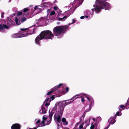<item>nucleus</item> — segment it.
Here are the masks:
<instances>
[{
  "label": "nucleus",
  "mask_w": 129,
  "mask_h": 129,
  "mask_svg": "<svg viewBox=\"0 0 129 129\" xmlns=\"http://www.w3.org/2000/svg\"><path fill=\"white\" fill-rule=\"evenodd\" d=\"M11 0H9V2H10L11 1Z\"/></svg>",
  "instance_id": "obj_55"
},
{
  "label": "nucleus",
  "mask_w": 129,
  "mask_h": 129,
  "mask_svg": "<svg viewBox=\"0 0 129 129\" xmlns=\"http://www.w3.org/2000/svg\"><path fill=\"white\" fill-rule=\"evenodd\" d=\"M11 37L13 38H21L20 33L14 34L11 35Z\"/></svg>",
  "instance_id": "obj_23"
},
{
  "label": "nucleus",
  "mask_w": 129,
  "mask_h": 129,
  "mask_svg": "<svg viewBox=\"0 0 129 129\" xmlns=\"http://www.w3.org/2000/svg\"><path fill=\"white\" fill-rule=\"evenodd\" d=\"M48 16H47V17L44 18H40L39 20V22L42 23L45 25L47 24L49 22V20H50Z\"/></svg>",
  "instance_id": "obj_11"
},
{
  "label": "nucleus",
  "mask_w": 129,
  "mask_h": 129,
  "mask_svg": "<svg viewBox=\"0 0 129 129\" xmlns=\"http://www.w3.org/2000/svg\"><path fill=\"white\" fill-rule=\"evenodd\" d=\"M51 119H50L47 122V123H46V124H45V125H47L51 123Z\"/></svg>",
  "instance_id": "obj_36"
},
{
  "label": "nucleus",
  "mask_w": 129,
  "mask_h": 129,
  "mask_svg": "<svg viewBox=\"0 0 129 129\" xmlns=\"http://www.w3.org/2000/svg\"><path fill=\"white\" fill-rule=\"evenodd\" d=\"M46 103L45 104V106L46 107L48 106L50 104V102H46Z\"/></svg>",
  "instance_id": "obj_39"
},
{
  "label": "nucleus",
  "mask_w": 129,
  "mask_h": 129,
  "mask_svg": "<svg viewBox=\"0 0 129 129\" xmlns=\"http://www.w3.org/2000/svg\"><path fill=\"white\" fill-rule=\"evenodd\" d=\"M110 125V124L107 126V127L106 128H104V129H107L109 127V126Z\"/></svg>",
  "instance_id": "obj_48"
},
{
  "label": "nucleus",
  "mask_w": 129,
  "mask_h": 129,
  "mask_svg": "<svg viewBox=\"0 0 129 129\" xmlns=\"http://www.w3.org/2000/svg\"><path fill=\"white\" fill-rule=\"evenodd\" d=\"M61 122L62 124L64 125H67L68 124V122L66 121V119L65 118H62L61 119Z\"/></svg>",
  "instance_id": "obj_24"
},
{
  "label": "nucleus",
  "mask_w": 129,
  "mask_h": 129,
  "mask_svg": "<svg viewBox=\"0 0 129 129\" xmlns=\"http://www.w3.org/2000/svg\"><path fill=\"white\" fill-rule=\"evenodd\" d=\"M57 125L58 126V129H63L61 122L59 123L58 124H57Z\"/></svg>",
  "instance_id": "obj_28"
},
{
  "label": "nucleus",
  "mask_w": 129,
  "mask_h": 129,
  "mask_svg": "<svg viewBox=\"0 0 129 129\" xmlns=\"http://www.w3.org/2000/svg\"><path fill=\"white\" fill-rule=\"evenodd\" d=\"M110 125V124L107 126V127L106 128H104V129H107L109 127V126Z\"/></svg>",
  "instance_id": "obj_49"
},
{
  "label": "nucleus",
  "mask_w": 129,
  "mask_h": 129,
  "mask_svg": "<svg viewBox=\"0 0 129 129\" xmlns=\"http://www.w3.org/2000/svg\"><path fill=\"white\" fill-rule=\"evenodd\" d=\"M56 107L59 108L61 110L62 109V111H63L64 107L66 105H68L67 104V102L66 101H63L62 102H60L56 104Z\"/></svg>",
  "instance_id": "obj_8"
},
{
  "label": "nucleus",
  "mask_w": 129,
  "mask_h": 129,
  "mask_svg": "<svg viewBox=\"0 0 129 129\" xmlns=\"http://www.w3.org/2000/svg\"><path fill=\"white\" fill-rule=\"evenodd\" d=\"M69 89V88L68 87H66V92H67L68 91Z\"/></svg>",
  "instance_id": "obj_45"
},
{
  "label": "nucleus",
  "mask_w": 129,
  "mask_h": 129,
  "mask_svg": "<svg viewBox=\"0 0 129 129\" xmlns=\"http://www.w3.org/2000/svg\"><path fill=\"white\" fill-rule=\"evenodd\" d=\"M14 24V21L12 20L8 21L7 22L3 19L0 20V31L2 32L4 29H8L9 27L13 25Z\"/></svg>",
  "instance_id": "obj_5"
},
{
  "label": "nucleus",
  "mask_w": 129,
  "mask_h": 129,
  "mask_svg": "<svg viewBox=\"0 0 129 129\" xmlns=\"http://www.w3.org/2000/svg\"><path fill=\"white\" fill-rule=\"evenodd\" d=\"M127 102L128 103H129V98H128V99L127 100Z\"/></svg>",
  "instance_id": "obj_51"
},
{
  "label": "nucleus",
  "mask_w": 129,
  "mask_h": 129,
  "mask_svg": "<svg viewBox=\"0 0 129 129\" xmlns=\"http://www.w3.org/2000/svg\"><path fill=\"white\" fill-rule=\"evenodd\" d=\"M4 12H3L1 14V17L2 18H3L4 17V16H3L4 15Z\"/></svg>",
  "instance_id": "obj_44"
},
{
  "label": "nucleus",
  "mask_w": 129,
  "mask_h": 129,
  "mask_svg": "<svg viewBox=\"0 0 129 129\" xmlns=\"http://www.w3.org/2000/svg\"><path fill=\"white\" fill-rule=\"evenodd\" d=\"M84 16H82L80 18L81 19H83L84 18Z\"/></svg>",
  "instance_id": "obj_47"
},
{
  "label": "nucleus",
  "mask_w": 129,
  "mask_h": 129,
  "mask_svg": "<svg viewBox=\"0 0 129 129\" xmlns=\"http://www.w3.org/2000/svg\"><path fill=\"white\" fill-rule=\"evenodd\" d=\"M47 119V117H45V116H43V117L42 121H43L44 122V124H45V121Z\"/></svg>",
  "instance_id": "obj_34"
},
{
  "label": "nucleus",
  "mask_w": 129,
  "mask_h": 129,
  "mask_svg": "<svg viewBox=\"0 0 129 129\" xmlns=\"http://www.w3.org/2000/svg\"><path fill=\"white\" fill-rule=\"evenodd\" d=\"M20 125L17 123L14 124L11 126V129H20Z\"/></svg>",
  "instance_id": "obj_21"
},
{
  "label": "nucleus",
  "mask_w": 129,
  "mask_h": 129,
  "mask_svg": "<svg viewBox=\"0 0 129 129\" xmlns=\"http://www.w3.org/2000/svg\"><path fill=\"white\" fill-rule=\"evenodd\" d=\"M95 129H99L98 128H97L96 127L95 128Z\"/></svg>",
  "instance_id": "obj_54"
},
{
  "label": "nucleus",
  "mask_w": 129,
  "mask_h": 129,
  "mask_svg": "<svg viewBox=\"0 0 129 129\" xmlns=\"http://www.w3.org/2000/svg\"><path fill=\"white\" fill-rule=\"evenodd\" d=\"M20 20H21L20 18V17H19L18 16L15 18V21L16 22V23L17 25H18L20 24H17V22H19Z\"/></svg>",
  "instance_id": "obj_26"
},
{
  "label": "nucleus",
  "mask_w": 129,
  "mask_h": 129,
  "mask_svg": "<svg viewBox=\"0 0 129 129\" xmlns=\"http://www.w3.org/2000/svg\"><path fill=\"white\" fill-rule=\"evenodd\" d=\"M92 119L93 120V121L94 122L95 121V119L94 118H93Z\"/></svg>",
  "instance_id": "obj_50"
},
{
  "label": "nucleus",
  "mask_w": 129,
  "mask_h": 129,
  "mask_svg": "<svg viewBox=\"0 0 129 129\" xmlns=\"http://www.w3.org/2000/svg\"><path fill=\"white\" fill-rule=\"evenodd\" d=\"M52 5L51 3L48 2L47 3H44V6H51Z\"/></svg>",
  "instance_id": "obj_29"
},
{
  "label": "nucleus",
  "mask_w": 129,
  "mask_h": 129,
  "mask_svg": "<svg viewBox=\"0 0 129 129\" xmlns=\"http://www.w3.org/2000/svg\"><path fill=\"white\" fill-rule=\"evenodd\" d=\"M42 7L40 6H36L34 8V12H35L34 14L39 13L41 11L42 9Z\"/></svg>",
  "instance_id": "obj_15"
},
{
  "label": "nucleus",
  "mask_w": 129,
  "mask_h": 129,
  "mask_svg": "<svg viewBox=\"0 0 129 129\" xmlns=\"http://www.w3.org/2000/svg\"><path fill=\"white\" fill-rule=\"evenodd\" d=\"M121 111V110H119L116 112V115L117 116H120L122 114Z\"/></svg>",
  "instance_id": "obj_30"
},
{
  "label": "nucleus",
  "mask_w": 129,
  "mask_h": 129,
  "mask_svg": "<svg viewBox=\"0 0 129 129\" xmlns=\"http://www.w3.org/2000/svg\"><path fill=\"white\" fill-rule=\"evenodd\" d=\"M54 36L52 34L51 32L49 30L44 31H42L39 36H37L35 40V43L39 45L40 40L43 39H53Z\"/></svg>",
  "instance_id": "obj_2"
},
{
  "label": "nucleus",
  "mask_w": 129,
  "mask_h": 129,
  "mask_svg": "<svg viewBox=\"0 0 129 129\" xmlns=\"http://www.w3.org/2000/svg\"><path fill=\"white\" fill-rule=\"evenodd\" d=\"M21 20H20L19 22H17L18 24H20L21 23L25 21H26V19L25 17H23L20 18Z\"/></svg>",
  "instance_id": "obj_25"
},
{
  "label": "nucleus",
  "mask_w": 129,
  "mask_h": 129,
  "mask_svg": "<svg viewBox=\"0 0 129 129\" xmlns=\"http://www.w3.org/2000/svg\"><path fill=\"white\" fill-rule=\"evenodd\" d=\"M127 109L128 108H126Z\"/></svg>",
  "instance_id": "obj_57"
},
{
  "label": "nucleus",
  "mask_w": 129,
  "mask_h": 129,
  "mask_svg": "<svg viewBox=\"0 0 129 129\" xmlns=\"http://www.w3.org/2000/svg\"><path fill=\"white\" fill-rule=\"evenodd\" d=\"M77 95H78V96L75 97V100L77 98H81L82 97V95L81 96V95H79L78 94H77Z\"/></svg>",
  "instance_id": "obj_38"
},
{
  "label": "nucleus",
  "mask_w": 129,
  "mask_h": 129,
  "mask_svg": "<svg viewBox=\"0 0 129 129\" xmlns=\"http://www.w3.org/2000/svg\"><path fill=\"white\" fill-rule=\"evenodd\" d=\"M63 86V85L62 84H59L58 86H56L55 87L53 88L52 89V90L51 91H49L47 94V95H49L50 94L54 92V91L56 90H57V88H60V86Z\"/></svg>",
  "instance_id": "obj_14"
},
{
  "label": "nucleus",
  "mask_w": 129,
  "mask_h": 129,
  "mask_svg": "<svg viewBox=\"0 0 129 129\" xmlns=\"http://www.w3.org/2000/svg\"><path fill=\"white\" fill-rule=\"evenodd\" d=\"M57 20L59 21H63L67 18V17L66 16H64L63 17H61L60 15H59L57 16Z\"/></svg>",
  "instance_id": "obj_22"
},
{
  "label": "nucleus",
  "mask_w": 129,
  "mask_h": 129,
  "mask_svg": "<svg viewBox=\"0 0 129 129\" xmlns=\"http://www.w3.org/2000/svg\"><path fill=\"white\" fill-rule=\"evenodd\" d=\"M70 100H65V101H66V102L68 101V102H67V104H69L71 103L74 101V100L72 101H69Z\"/></svg>",
  "instance_id": "obj_37"
},
{
  "label": "nucleus",
  "mask_w": 129,
  "mask_h": 129,
  "mask_svg": "<svg viewBox=\"0 0 129 129\" xmlns=\"http://www.w3.org/2000/svg\"><path fill=\"white\" fill-rule=\"evenodd\" d=\"M124 107V106L123 105H120L119 107V110H121L120 109V108H122Z\"/></svg>",
  "instance_id": "obj_42"
},
{
  "label": "nucleus",
  "mask_w": 129,
  "mask_h": 129,
  "mask_svg": "<svg viewBox=\"0 0 129 129\" xmlns=\"http://www.w3.org/2000/svg\"><path fill=\"white\" fill-rule=\"evenodd\" d=\"M44 1V0H42V2H43Z\"/></svg>",
  "instance_id": "obj_56"
},
{
  "label": "nucleus",
  "mask_w": 129,
  "mask_h": 129,
  "mask_svg": "<svg viewBox=\"0 0 129 129\" xmlns=\"http://www.w3.org/2000/svg\"><path fill=\"white\" fill-rule=\"evenodd\" d=\"M49 97H48L46 99V100L44 101V102H50V101L49 100V97Z\"/></svg>",
  "instance_id": "obj_35"
},
{
  "label": "nucleus",
  "mask_w": 129,
  "mask_h": 129,
  "mask_svg": "<svg viewBox=\"0 0 129 129\" xmlns=\"http://www.w3.org/2000/svg\"><path fill=\"white\" fill-rule=\"evenodd\" d=\"M47 16H48V15H49V19L51 20H52L54 19V17H52V16L53 15L55 14V12L54 11H51L50 9H48L47 10Z\"/></svg>",
  "instance_id": "obj_13"
},
{
  "label": "nucleus",
  "mask_w": 129,
  "mask_h": 129,
  "mask_svg": "<svg viewBox=\"0 0 129 129\" xmlns=\"http://www.w3.org/2000/svg\"><path fill=\"white\" fill-rule=\"evenodd\" d=\"M56 105L55 104L54 108H53L50 113L49 114V119H52V116L54 114V113H56V109H57V108L56 107Z\"/></svg>",
  "instance_id": "obj_17"
},
{
  "label": "nucleus",
  "mask_w": 129,
  "mask_h": 129,
  "mask_svg": "<svg viewBox=\"0 0 129 129\" xmlns=\"http://www.w3.org/2000/svg\"><path fill=\"white\" fill-rule=\"evenodd\" d=\"M56 2V0H55L54 1V3H55V2Z\"/></svg>",
  "instance_id": "obj_53"
},
{
  "label": "nucleus",
  "mask_w": 129,
  "mask_h": 129,
  "mask_svg": "<svg viewBox=\"0 0 129 129\" xmlns=\"http://www.w3.org/2000/svg\"><path fill=\"white\" fill-rule=\"evenodd\" d=\"M27 28H20L21 31V34H20L21 37H26L27 35H29L27 31Z\"/></svg>",
  "instance_id": "obj_12"
},
{
  "label": "nucleus",
  "mask_w": 129,
  "mask_h": 129,
  "mask_svg": "<svg viewBox=\"0 0 129 129\" xmlns=\"http://www.w3.org/2000/svg\"><path fill=\"white\" fill-rule=\"evenodd\" d=\"M72 22L71 23H70L68 25H67V26H68V28H69V26L71 24H72L74 23H75L76 22V20L75 19H73L72 20Z\"/></svg>",
  "instance_id": "obj_31"
},
{
  "label": "nucleus",
  "mask_w": 129,
  "mask_h": 129,
  "mask_svg": "<svg viewBox=\"0 0 129 129\" xmlns=\"http://www.w3.org/2000/svg\"><path fill=\"white\" fill-rule=\"evenodd\" d=\"M93 6L94 8L91 9V10L93 11L92 12V13H93L94 10L96 13H98L101 11V9L109 10L111 8V6L109 3L101 0H96L95 4L93 5Z\"/></svg>",
  "instance_id": "obj_1"
},
{
  "label": "nucleus",
  "mask_w": 129,
  "mask_h": 129,
  "mask_svg": "<svg viewBox=\"0 0 129 129\" xmlns=\"http://www.w3.org/2000/svg\"><path fill=\"white\" fill-rule=\"evenodd\" d=\"M88 16H87V15H86L85 16V17L86 18H87L88 17Z\"/></svg>",
  "instance_id": "obj_52"
},
{
  "label": "nucleus",
  "mask_w": 129,
  "mask_h": 129,
  "mask_svg": "<svg viewBox=\"0 0 129 129\" xmlns=\"http://www.w3.org/2000/svg\"><path fill=\"white\" fill-rule=\"evenodd\" d=\"M96 127V124L93 122L92 123L91 126L90 127V129H94Z\"/></svg>",
  "instance_id": "obj_27"
},
{
  "label": "nucleus",
  "mask_w": 129,
  "mask_h": 129,
  "mask_svg": "<svg viewBox=\"0 0 129 129\" xmlns=\"http://www.w3.org/2000/svg\"><path fill=\"white\" fill-rule=\"evenodd\" d=\"M56 105L55 104L54 108H53L50 113L49 114V119H52V116L54 114V113H56V109H57V108L56 107Z\"/></svg>",
  "instance_id": "obj_16"
},
{
  "label": "nucleus",
  "mask_w": 129,
  "mask_h": 129,
  "mask_svg": "<svg viewBox=\"0 0 129 129\" xmlns=\"http://www.w3.org/2000/svg\"><path fill=\"white\" fill-rule=\"evenodd\" d=\"M35 14L31 15L30 12L28 10V9L27 8H26L24 9L23 11V16L29 18H31Z\"/></svg>",
  "instance_id": "obj_9"
},
{
  "label": "nucleus",
  "mask_w": 129,
  "mask_h": 129,
  "mask_svg": "<svg viewBox=\"0 0 129 129\" xmlns=\"http://www.w3.org/2000/svg\"><path fill=\"white\" fill-rule=\"evenodd\" d=\"M51 99L52 100H53L54 99V96H52L51 97Z\"/></svg>",
  "instance_id": "obj_46"
},
{
  "label": "nucleus",
  "mask_w": 129,
  "mask_h": 129,
  "mask_svg": "<svg viewBox=\"0 0 129 129\" xmlns=\"http://www.w3.org/2000/svg\"><path fill=\"white\" fill-rule=\"evenodd\" d=\"M83 0H75L73 2L72 4V8H71V10H70L69 12H70V15L72 14L75 11L74 8H76L78 7L80 5L82 4L81 2H82Z\"/></svg>",
  "instance_id": "obj_7"
},
{
  "label": "nucleus",
  "mask_w": 129,
  "mask_h": 129,
  "mask_svg": "<svg viewBox=\"0 0 129 129\" xmlns=\"http://www.w3.org/2000/svg\"><path fill=\"white\" fill-rule=\"evenodd\" d=\"M35 27L34 26H31L27 28V31L29 35L33 33Z\"/></svg>",
  "instance_id": "obj_19"
},
{
  "label": "nucleus",
  "mask_w": 129,
  "mask_h": 129,
  "mask_svg": "<svg viewBox=\"0 0 129 129\" xmlns=\"http://www.w3.org/2000/svg\"><path fill=\"white\" fill-rule=\"evenodd\" d=\"M102 120L100 116L96 118V121L97 122H99Z\"/></svg>",
  "instance_id": "obj_32"
},
{
  "label": "nucleus",
  "mask_w": 129,
  "mask_h": 129,
  "mask_svg": "<svg viewBox=\"0 0 129 129\" xmlns=\"http://www.w3.org/2000/svg\"><path fill=\"white\" fill-rule=\"evenodd\" d=\"M116 116L115 115L113 117H111L108 119V121L109 123H111L112 124H114L115 122V119Z\"/></svg>",
  "instance_id": "obj_18"
},
{
  "label": "nucleus",
  "mask_w": 129,
  "mask_h": 129,
  "mask_svg": "<svg viewBox=\"0 0 129 129\" xmlns=\"http://www.w3.org/2000/svg\"><path fill=\"white\" fill-rule=\"evenodd\" d=\"M56 112L54 115V119L57 124H58L59 123L61 122V119L62 117L63 111H62V109L61 110L59 108H57V109H56Z\"/></svg>",
  "instance_id": "obj_6"
},
{
  "label": "nucleus",
  "mask_w": 129,
  "mask_h": 129,
  "mask_svg": "<svg viewBox=\"0 0 129 129\" xmlns=\"http://www.w3.org/2000/svg\"><path fill=\"white\" fill-rule=\"evenodd\" d=\"M68 29V26L67 25L57 26L53 29V32L57 38H60L62 36V33Z\"/></svg>",
  "instance_id": "obj_4"
},
{
  "label": "nucleus",
  "mask_w": 129,
  "mask_h": 129,
  "mask_svg": "<svg viewBox=\"0 0 129 129\" xmlns=\"http://www.w3.org/2000/svg\"><path fill=\"white\" fill-rule=\"evenodd\" d=\"M61 11H60L59 10H58V11H57V13L58 14V15L57 16H58V15H60V13H61Z\"/></svg>",
  "instance_id": "obj_40"
},
{
  "label": "nucleus",
  "mask_w": 129,
  "mask_h": 129,
  "mask_svg": "<svg viewBox=\"0 0 129 129\" xmlns=\"http://www.w3.org/2000/svg\"><path fill=\"white\" fill-rule=\"evenodd\" d=\"M58 9V7L57 6H54V9L55 10H57Z\"/></svg>",
  "instance_id": "obj_43"
},
{
  "label": "nucleus",
  "mask_w": 129,
  "mask_h": 129,
  "mask_svg": "<svg viewBox=\"0 0 129 129\" xmlns=\"http://www.w3.org/2000/svg\"><path fill=\"white\" fill-rule=\"evenodd\" d=\"M41 121L39 119H36L34 121L35 124L37 125L36 127H39L44 126H45L43 121H42L40 122Z\"/></svg>",
  "instance_id": "obj_10"
},
{
  "label": "nucleus",
  "mask_w": 129,
  "mask_h": 129,
  "mask_svg": "<svg viewBox=\"0 0 129 129\" xmlns=\"http://www.w3.org/2000/svg\"><path fill=\"white\" fill-rule=\"evenodd\" d=\"M47 108H45L44 106L42 105L41 109L39 111L40 113L45 114L46 113L47 110Z\"/></svg>",
  "instance_id": "obj_20"
},
{
  "label": "nucleus",
  "mask_w": 129,
  "mask_h": 129,
  "mask_svg": "<svg viewBox=\"0 0 129 129\" xmlns=\"http://www.w3.org/2000/svg\"><path fill=\"white\" fill-rule=\"evenodd\" d=\"M64 90H64H62V91H63Z\"/></svg>",
  "instance_id": "obj_58"
},
{
  "label": "nucleus",
  "mask_w": 129,
  "mask_h": 129,
  "mask_svg": "<svg viewBox=\"0 0 129 129\" xmlns=\"http://www.w3.org/2000/svg\"><path fill=\"white\" fill-rule=\"evenodd\" d=\"M22 13V11L19 12H18L17 14V17L18 16L20 17L19 16L20 15H21Z\"/></svg>",
  "instance_id": "obj_33"
},
{
  "label": "nucleus",
  "mask_w": 129,
  "mask_h": 129,
  "mask_svg": "<svg viewBox=\"0 0 129 129\" xmlns=\"http://www.w3.org/2000/svg\"><path fill=\"white\" fill-rule=\"evenodd\" d=\"M82 97H81L82 102L83 103L85 100V98H86L90 103L89 105H87L85 106V108L86 109L84 112V113H86L87 112L91 110V107L94 104V101L90 95L84 93L82 94Z\"/></svg>",
  "instance_id": "obj_3"
},
{
  "label": "nucleus",
  "mask_w": 129,
  "mask_h": 129,
  "mask_svg": "<svg viewBox=\"0 0 129 129\" xmlns=\"http://www.w3.org/2000/svg\"><path fill=\"white\" fill-rule=\"evenodd\" d=\"M78 96V95H75L74 96H73V97L71 98L70 100H73L77 96Z\"/></svg>",
  "instance_id": "obj_41"
}]
</instances>
